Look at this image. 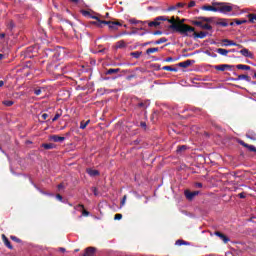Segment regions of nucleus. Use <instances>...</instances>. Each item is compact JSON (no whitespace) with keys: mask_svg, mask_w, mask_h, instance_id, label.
I'll return each mask as SVG.
<instances>
[{"mask_svg":"<svg viewBox=\"0 0 256 256\" xmlns=\"http://www.w3.org/2000/svg\"><path fill=\"white\" fill-rule=\"evenodd\" d=\"M119 71H121L119 68H110L106 71L105 75H113L115 73H119Z\"/></svg>","mask_w":256,"mask_h":256,"instance_id":"26","label":"nucleus"},{"mask_svg":"<svg viewBox=\"0 0 256 256\" xmlns=\"http://www.w3.org/2000/svg\"><path fill=\"white\" fill-rule=\"evenodd\" d=\"M175 245H178L179 247H181V245H189V242L185 240H177Z\"/></svg>","mask_w":256,"mask_h":256,"instance_id":"42","label":"nucleus"},{"mask_svg":"<svg viewBox=\"0 0 256 256\" xmlns=\"http://www.w3.org/2000/svg\"><path fill=\"white\" fill-rule=\"evenodd\" d=\"M197 19L200 21H204V23H213L215 21V17H205V16H199Z\"/></svg>","mask_w":256,"mask_h":256,"instance_id":"16","label":"nucleus"},{"mask_svg":"<svg viewBox=\"0 0 256 256\" xmlns=\"http://www.w3.org/2000/svg\"><path fill=\"white\" fill-rule=\"evenodd\" d=\"M91 19H95L96 21L92 22V25H96L97 27H103V24H100L99 21H104V20H101L99 19V17L97 16H91Z\"/></svg>","mask_w":256,"mask_h":256,"instance_id":"24","label":"nucleus"},{"mask_svg":"<svg viewBox=\"0 0 256 256\" xmlns=\"http://www.w3.org/2000/svg\"><path fill=\"white\" fill-rule=\"evenodd\" d=\"M236 69H240L241 71H251V66L245 64L236 65Z\"/></svg>","mask_w":256,"mask_h":256,"instance_id":"20","label":"nucleus"},{"mask_svg":"<svg viewBox=\"0 0 256 256\" xmlns=\"http://www.w3.org/2000/svg\"><path fill=\"white\" fill-rule=\"evenodd\" d=\"M114 219L115 221H121V219H123V214H115Z\"/></svg>","mask_w":256,"mask_h":256,"instance_id":"46","label":"nucleus"},{"mask_svg":"<svg viewBox=\"0 0 256 256\" xmlns=\"http://www.w3.org/2000/svg\"><path fill=\"white\" fill-rule=\"evenodd\" d=\"M15 28V23L10 20L7 24V29H9V31H13V29Z\"/></svg>","mask_w":256,"mask_h":256,"instance_id":"41","label":"nucleus"},{"mask_svg":"<svg viewBox=\"0 0 256 256\" xmlns=\"http://www.w3.org/2000/svg\"><path fill=\"white\" fill-rule=\"evenodd\" d=\"M167 11H177V5L168 7Z\"/></svg>","mask_w":256,"mask_h":256,"instance_id":"52","label":"nucleus"},{"mask_svg":"<svg viewBox=\"0 0 256 256\" xmlns=\"http://www.w3.org/2000/svg\"><path fill=\"white\" fill-rule=\"evenodd\" d=\"M174 32L179 33L182 37H193L195 33V27L180 22L179 25H174Z\"/></svg>","mask_w":256,"mask_h":256,"instance_id":"1","label":"nucleus"},{"mask_svg":"<svg viewBox=\"0 0 256 256\" xmlns=\"http://www.w3.org/2000/svg\"><path fill=\"white\" fill-rule=\"evenodd\" d=\"M82 15H84V17H91V12H89L87 10H83Z\"/></svg>","mask_w":256,"mask_h":256,"instance_id":"49","label":"nucleus"},{"mask_svg":"<svg viewBox=\"0 0 256 256\" xmlns=\"http://www.w3.org/2000/svg\"><path fill=\"white\" fill-rule=\"evenodd\" d=\"M185 3H183V2H179V3H177L176 4V9H183V7H185Z\"/></svg>","mask_w":256,"mask_h":256,"instance_id":"48","label":"nucleus"},{"mask_svg":"<svg viewBox=\"0 0 256 256\" xmlns=\"http://www.w3.org/2000/svg\"><path fill=\"white\" fill-rule=\"evenodd\" d=\"M222 47H229V46H232V47H235V45H237L236 42H234L233 40H229V39H223L222 40Z\"/></svg>","mask_w":256,"mask_h":256,"instance_id":"14","label":"nucleus"},{"mask_svg":"<svg viewBox=\"0 0 256 256\" xmlns=\"http://www.w3.org/2000/svg\"><path fill=\"white\" fill-rule=\"evenodd\" d=\"M212 33L205 32V31H200V32H195L193 33L194 39H205V37H212Z\"/></svg>","mask_w":256,"mask_h":256,"instance_id":"4","label":"nucleus"},{"mask_svg":"<svg viewBox=\"0 0 256 256\" xmlns=\"http://www.w3.org/2000/svg\"><path fill=\"white\" fill-rule=\"evenodd\" d=\"M247 17H248L250 23H255L256 14H248Z\"/></svg>","mask_w":256,"mask_h":256,"instance_id":"38","label":"nucleus"},{"mask_svg":"<svg viewBox=\"0 0 256 256\" xmlns=\"http://www.w3.org/2000/svg\"><path fill=\"white\" fill-rule=\"evenodd\" d=\"M125 47H127L125 40H120L116 43V49H125Z\"/></svg>","mask_w":256,"mask_h":256,"instance_id":"25","label":"nucleus"},{"mask_svg":"<svg viewBox=\"0 0 256 256\" xmlns=\"http://www.w3.org/2000/svg\"><path fill=\"white\" fill-rule=\"evenodd\" d=\"M127 201V195H124L121 200V205H125V202Z\"/></svg>","mask_w":256,"mask_h":256,"instance_id":"57","label":"nucleus"},{"mask_svg":"<svg viewBox=\"0 0 256 256\" xmlns=\"http://www.w3.org/2000/svg\"><path fill=\"white\" fill-rule=\"evenodd\" d=\"M79 208H80V209H85V205H83V204H78L77 206L74 207L75 210H77V209H79Z\"/></svg>","mask_w":256,"mask_h":256,"instance_id":"55","label":"nucleus"},{"mask_svg":"<svg viewBox=\"0 0 256 256\" xmlns=\"http://www.w3.org/2000/svg\"><path fill=\"white\" fill-rule=\"evenodd\" d=\"M153 35H163V32L161 30H156L153 32Z\"/></svg>","mask_w":256,"mask_h":256,"instance_id":"59","label":"nucleus"},{"mask_svg":"<svg viewBox=\"0 0 256 256\" xmlns=\"http://www.w3.org/2000/svg\"><path fill=\"white\" fill-rule=\"evenodd\" d=\"M161 21H169L167 16H158L154 19V23H161Z\"/></svg>","mask_w":256,"mask_h":256,"instance_id":"28","label":"nucleus"},{"mask_svg":"<svg viewBox=\"0 0 256 256\" xmlns=\"http://www.w3.org/2000/svg\"><path fill=\"white\" fill-rule=\"evenodd\" d=\"M82 215H83L84 217H89V211L83 209V210H82Z\"/></svg>","mask_w":256,"mask_h":256,"instance_id":"54","label":"nucleus"},{"mask_svg":"<svg viewBox=\"0 0 256 256\" xmlns=\"http://www.w3.org/2000/svg\"><path fill=\"white\" fill-rule=\"evenodd\" d=\"M168 23H170L171 25L169 26V29H171L172 31H175V25H179V23H177V21H175V17H172L171 19L168 18V20H166Z\"/></svg>","mask_w":256,"mask_h":256,"instance_id":"19","label":"nucleus"},{"mask_svg":"<svg viewBox=\"0 0 256 256\" xmlns=\"http://www.w3.org/2000/svg\"><path fill=\"white\" fill-rule=\"evenodd\" d=\"M143 54V52H139V51H135V52H131V57H134V59H139V57H141V55Z\"/></svg>","mask_w":256,"mask_h":256,"instance_id":"36","label":"nucleus"},{"mask_svg":"<svg viewBox=\"0 0 256 256\" xmlns=\"http://www.w3.org/2000/svg\"><path fill=\"white\" fill-rule=\"evenodd\" d=\"M147 107H149V100H146V101H141V102H138L137 104V108L138 109H147Z\"/></svg>","mask_w":256,"mask_h":256,"instance_id":"17","label":"nucleus"},{"mask_svg":"<svg viewBox=\"0 0 256 256\" xmlns=\"http://www.w3.org/2000/svg\"><path fill=\"white\" fill-rule=\"evenodd\" d=\"M0 39H5V33H0Z\"/></svg>","mask_w":256,"mask_h":256,"instance_id":"64","label":"nucleus"},{"mask_svg":"<svg viewBox=\"0 0 256 256\" xmlns=\"http://www.w3.org/2000/svg\"><path fill=\"white\" fill-rule=\"evenodd\" d=\"M89 123H91V120H87L86 122L85 121H82L80 123V129H86L87 128V125H89Z\"/></svg>","mask_w":256,"mask_h":256,"instance_id":"39","label":"nucleus"},{"mask_svg":"<svg viewBox=\"0 0 256 256\" xmlns=\"http://www.w3.org/2000/svg\"><path fill=\"white\" fill-rule=\"evenodd\" d=\"M92 191H93V193H94V195L97 197V195H99V192L97 191V188L96 187H94V188H92Z\"/></svg>","mask_w":256,"mask_h":256,"instance_id":"60","label":"nucleus"},{"mask_svg":"<svg viewBox=\"0 0 256 256\" xmlns=\"http://www.w3.org/2000/svg\"><path fill=\"white\" fill-rule=\"evenodd\" d=\"M242 79L248 83H251V77H249L247 74H240L237 78H234L233 81H242Z\"/></svg>","mask_w":256,"mask_h":256,"instance_id":"10","label":"nucleus"},{"mask_svg":"<svg viewBox=\"0 0 256 256\" xmlns=\"http://www.w3.org/2000/svg\"><path fill=\"white\" fill-rule=\"evenodd\" d=\"M61 115H63V110L58 109L56 111L54 118L52 119V122L55 123V121H57L59 119V117H61Z\"/></svg>","mask_w":256,"mask_h":256,"instance_id":"29","label":"nucleus"},{"mask_svg":"<svg viewBox=\"0 0 256 256\" xmlns=\"http://www.w3.org/2000/svg\"><path fill=\"white\" fill-rule=\"evenodd\" d=\"M204 31H213V26L211 24H208L207 22L202 24V28Z\"/></svg>","mask_w":256,"mask_h":256,"instance_id":"31","label":"nucleus"},{"mask_svg":"<svg viewBox=\"0 0 256 256\" xmlns=\"http://www.w3.org/2000/svg\"><path fill=\"white\" fill-rule=\"evenodd\" d=\"M163 71H173L174 73H177L178 69L177 68H173L172 66H164L162 68Z\"/></svg>","mask_w":256,"mask_h":256,"instance_id":"35","label":"nucleus"},{"mask_svg":"<svg viewBox=\"0 0 256 256\" xmlns=\"http://www.w3.org/2000/svg\"><path fill=\"white\" fill-rule=\"evenodd\" d=\"M239 145H242V147H245L246 149H248V151L252 152V153H256V147L254 145H249L247 143H245V141L243 140H239Z\"/></svg>","mask_w":256,"mask_h":256,"instance_id":"7","label":"nucleus"},{"mask_svg":"<svg viewBox=\"0 0 256 256\" xmlns=\"http://www.w3.org/2000/svg\"><path fill=\"white\" fill-rule=\"evenodd\" d=\"M234 23L237 25H243V23H247L246 19L240 20V19H234Z\"/></svg>","mask_w":256,"mask_h":256,"instance_id":"44","label":"nucleus"},{"mask_svg":"<svg viewBox=\"0 0 256 256\" xmlns=\"http://www.w3.org/2000/svg\"><path fill=\"white\" fill-rule=\"evenodd\" d=\"M159 51V48L158 47H155V48H148L146 50V55H151V53H157Z\"/></svg>","mask_w":256,"mask_h":256,"instance_id":"34","label":"nucleus"},{"mask_svg":"<svg viewBox=\"0 0 256 256\" xmlns=\"http://www.w3.org/2000/svg\"><path fill=\"white\" fill-rule=\"evenodd\" d=\"M41 93H42L41 88H38V89L34 90V94L37 95V96L41 95Z\"/></svg>","mask_w":256,"mask_h":256,"instance_id":"53","label":"nucleus"},{"mask_svg":"<svg viewBox=\"0 0 256 256\" xmlns=\"http://www.w3.org/2000/svg\"><path fill=\"white\" fill-rule=\"evenodd\" d=\"M176 151L177 153H183V151H187V146L186 145L178 146Z\"/></svg>","mask_w":256,"mask_h":256,"instance_id":"40","label":"nucleus"},{"mask_svg":"<svg viewBox=\"0 0 256 256\" xmlns=\"http://www.w3.org/2000/svg\"><path fill=\"white\" fill-rule=\"evenodd\" d=\"M10 239L16 243H21V239H19L17 236H10Z\"/></svg>","mask_w":256,"mask_h":256,"instance_id":"47","label":"nucleus"},{"mask_svg":"<svg viewBox=\"0 0 256 256\" xmlns=\"http://www.w3.org/2000/svg\"><path fill=\"white\" fill-rule=\"evenodd\" d=\"M86 173H88V175H90V177H97V176H99V171L98 170H93L91 168H88L86 170Z\"/></svg>","mask_w":256,"mask_h":256,"instance_id":"22","label":"nucleus"},{"mask_svg":"<svg viewBox=\"0 0 256 256\" xmlns=\"http://www.w3.org/2000/svg\"><path fill=\"white\" fill-rule=\"evenodd\" d=\"M49 139L54 143H63V141H65V137L59 135H50Z\"/></svg>","mask_w":256,"mask_h":256,"instance_id":"8","label":"nucleus"},{"mask_svg":"<svg viewBox=\"0 0 256 256\" xmlns=\"http://www.w3.org/2000/svg\"><path fill=\"white\" fill-rule=\"evenodd\" d=\"M240 53L243 55V57H253V53H251L247 48L240 50Z\"/></svg>","mask_w":256,"mask_h":256,"instance_id":"21","label":"nucleus"},{"mask_svg":"<svg viewBox=\"0 0 256 256\" xmlns=\"http://www.w3.org/2000/svg\"><path fill=\"white\" fill-rule=\"evenodd\" d=\"M173 61V57H168L165 59L166 63H171Z\"/></svg>","mask_w":256,"mask_h":256,"instance_id":"61","label":"nucleus"},{"mask_svg":"<svg viewBox=\"0 0 256 256\" xmlns=\"http://www.w3.org/2000/svg\"><path fill=\"white\" fill-rule=\"evenodd\" d=\"M49 117V114L47 113H44L42 114V119H44V121Z\"/></svg>","mask_w":256,"mask_h":256,"instance_id":"63","label":"nucleus"},{"mask_svg":"<svg viewBox=\"0 0 256 256\" xmlns=\"http://www.w3.org/2000/svg\"><path fill=\"white\" fill-rule=\"evenodd\" d=\"M162 43H167V38L162 37L154 42V45H161Z\"/></svg>","mask_w":256,"mask_h":256,"instance_id":"37","label":"nucleus"},{"mask_svg":"<svg viewBox=\"0 0 256 256\" xmlns=\"http://www.w3.org/2000/svg\"><path fill=\"white\" fill-rule=\"evenodd\" d=\"M146 23H148V27H159V25H161V22H155V20L151 21V22H148L146 21Z\"/></svg>","mask_w":256,"mask_h":256,"instance_id":"33","label":"nucleus"},{"mask_svg":"<svg viewBox=\"0 0 256 256\" xmlns=\"http://www.w3.org/2000/svg\"><path fill=\"white\" fill-rule=\"evenodd\" d=\"M2 241H3L4 245H6L8 247V249H13V245H11L9 238H7V236H5V234H2Z\"/></svg>","mask_w":256,"mask_h":256,"instance_id":"18","label":"nucleus"},{"mask_svg":"<svg viewBox=\"0 0 256 256\" xmlns=\"http://www.w3.org/2000/svg\"><path fill=\"white\" fill-rule=\"evenodd\" d=\"M216 53H218L219 55H222L223 57H227V55H229V51L223 48H218L216 50Z\"/></svg>","mask_w":256,"mask_h":256,"instance_id":"23","label":"nucleus"},{"mask_svg":"<svg viewBox=\"0 0 256 256\" xmlns=\"http://www.w3.org/2000/svg\"><path fill=\"white\" fill-rule=\"evenodd\" d=\"M95 251H97L95 247H88L85 249L84 254L82 256H93L95 255Z\"/></svg>","mask_w":256,"mask_h":256,"instance_id":"12","label":"nucleus"},{"mask_svg":"<svg viewBox=\"0 0 256 256\" xmlns=\"http://www.w3.org/2000/svg\"><path fill=\"white\" fill-rule=\"evenodd\" d=\"M214 69L216 71H227L228 70H231L233 69V66L232 65H229V64H221V65H216L214 66Z\"/></svg>","mask_w":256,"mask_h":256,"instance_id":"6","label":"nucleus"},{"mask_svg":"<svg viewBox=\"0 0 256 256\" xmlns=\"http://www.w3.org/2000/svg\"><path fill=\"white\" fill-rule=\"evenodd\" d=\"M195 63V60H186L184 62L178 63V67H182L183 69H187V67H190V65H193Z\"/></svg>","mask_w":256,"mask_h":256,"instance_id":"11","label":"nucleus"},{"mask_svg":"<svg viewBox=\"0 0 256 256\" xmlns=\"http://www.w3.org/2000/svg\"><path fill=\"white\" fill-rule=\"evenodd\" d=\"M247 139H251L252 141H256V134L253 131H249L246 134Z\"/></svg>","mask_w":256,"mask_h":256,"instance_id":"30","label":"nucleus"},{"mask_svg":"<svg viewBox=\"0 0 256 256\" xmlns=\"http://www.w3.org/2000/svg\"><path fill=\"white\" fill-rule=\"evenodd\" d=\"M204 23L205 21L200 19L192 21V25H195L196 27H200V29H202Z\"/></svg>","mask_w":256,"mask_h":256,"instance_id":"27","label":"nucleus"},{"mask_svg":"<svg viewBox=\"0 0 256 256\" xmlns=\"http://www.w3.org/2000/svg\"><path fill=\"white\" fill-rule=\"evenodd\" d=\"M130 23H132V25H137V23H141L142 25H144V23H147V22H143V21H138L136 19H132V20H130Z\"/></svg>","mask_w":256,"mask_h":256,"instance_id":"45","label":"nucleus"},{"mask_svg":"<svg viewBox=\"0 0 256 256\" xmlns=\"http://www.w3.org/2000/svg\"><path fill=\"white\" fill-rule=\"evenodd\" d=\"M238 197H239L240 199H245V197H247V193L241 192V193L238 194Z\"/></svg>","mask_w":256,"mask_h":256,"instance_id":"50","label":"nucleus"},{"mask_svg":"<svg viewBox=\"0 0 256 256\" xmlns=\"http://www.w3.org/2000/svg\"><path fill=\"white\" fill-rule=\"evenodd\" d=\"M56 199H58L59 201H63V196H61V194H57Z\"/></svg>","mask_w":256,"mask_h":256,"instance_id":"62","label":"nucleus"},{"mask_svg":"<svg viewBox=\"0 0 256 256\" xmlns=\"http://www.w3.org/2000/svg\"><path fill=\"white\" fill-rule=\"evenodd\" d=\"M212 5L216 7L219 13H231L233 11V6L229 5L227 2H212Z\"/></svg>","mask_w":256,"mask_h":256,"instance_id":"2","label":"nucleus"},{"mask_svg":"<svg viewBox=\"0 0 256 256\" xmlns=\"http://www.w3.org/2000/svg\"><path fill=\"white\" fill-rule=\"evenodd\" d=\"M184 195L186 197V199H188V201H193V199H195V197H197V195H199V191H189V190H186L184 192Z\"/></svg>","mask_w":256,"mask_h":256,"instance_id":"5","label":"nucleus"},{"mask_svg":"<svg viewBox=\"0 0 256 256\" xmlns=\"http://www.w3.org/2000/svg\"><path fill=\"white\" fill-rule=\"evenodd\" d=\"M202 11H213L214 13H217V6L211 5H204L201 7Z\"/></svg>","mask_w":256,"mask_h":256,"instance_id":"13","label":"nucleus"},{"mask_svg":"<svg viewBox=\"0 0 256 256\" xmlns=\"http://www.w3.org/2000/svg\"><path fill=\"white\" fill-rule=\"evenodd\" d=\"M215 25H220V27H229V23L227 22V19L220 18L217 22H215Z\"/></svg>","mask_w":256,"mask_h":256,"instance_id":"15","label":"nucleus"},{"mask_svg":"<svg viewBox=\"0 0 256 256\" xmlns=\"http://www.w3.org/2000/svg\"><path fill=\"white\" fill-rule=\"evenodd\" d=\"M100 25H108L109 29L116 31L117 27H121L120 22H112V21H99Z\"/></svg>","mask_w":256,"mask_h":256,"instance_id":"3","label":"nucleus"},{"mask_svg":"<svg viewBox=\"0 0 256 256\" xmlns=\"http://www.w3.org/2000/svg\"><path fill=\"white\" fill-rule=\"evenodd\" d=\"M43 149L49 150V149H55V144L53 143H44L42 144Z\"/></svg>","mask_w":256,"mask_h":256,"instance_id":"32","label":"nucleus"},{"mask_svg":"<svg viewBox=\"0 0 256 256\" xmlns=\"http://www.w3.org/2000/svg\"><path fill=\"white\" fill-rule=\"evenodd\" d=\"M195 187H197L198 189H201L203 187V183L197 182L195 183Z\"/></svg>","mask_w":256,"mask_h":256,"instance_id":"56","label":"nucleus"},{"mask_svg":"<svg viewBox=\"0 0 256 256\" xmlns=\"http://www.w3.org/2000/svg\"><path fill=\"white\" fill-rule=\"evenodd\" d=\"M214 235H216V237H219V239H221L223 243H227L228 241H230L229 237H227V235L221 233L220 231L214 232Z\"/></svg>","mask_w":256,"mask_h":256,"instance_id":"9","label":"nucleus"},{"mask_svg":"<svg viewBox=\"0 0 256 256\" xmlns=\"http://www.w3.org/2000/svg\"><path fill=\"white\" fill-rule=\"evenodd\" d=\"M140 127L144 130H147V123L146 122H140Z\"/></svg>","mask_w":256,"mask_h":256,"instance_id":"51","label":"nucleus"},{"mask_svg":"<svg viewBox=\"0 0 256 256\" xmlns=\"http://www.w3.org/2000/svg\"><path fill=\"white\" fill-rule=\"evenodd\" d=\"M3 105H5L6 107H11L15 104V102L11 101V100H5L2 102Z\"/></svg>","mask_w":256,"mask_h":256,"instance_id":"43","label":"nucleus"},{"mask_svg":"<svg viewBox=\"0 0 256 256\" xmlns=\"http://www.w3.org/2000/svg\"><path fill=\"white\" fill-rule=\"evenodd\" d=\"M191 7H195V1H190L188 4V9H191Z\"/></svg>","mask_w":256,"mask_h":256,"instance_id":"58","label":"nucleus"}]
</instances>
